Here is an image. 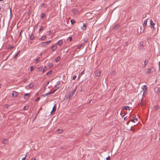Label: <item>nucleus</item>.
<instances>
[{
    "label": "nucleus",
    "mask_w": 160,
    "mask_h": 160,
    "mask_svg": "<svg viewBox=\"0 0 160 160\" xmlns=\"http://www.w3.org/2000/svg\"><path fill=\"white\" fill-rule=\"evenodd\" d=\"M75 89H74L72 92H70L67 94V98L70 100V98L72 97L75 94Z\"/></svg>",
    "instance_id": "f257e3e1"
},
{
    "label": "nucleus",
    "mask_w": 160,
    "mask_h": 160,
    "mask_svg": "<svg viewBox=\"0 0 160 160\" xmlns=\"http://www.w3.org/2000/svg\"><path fill=\"white\" fill-rule=\"evenodd\" d=\"M154 71V69L153 67L148 68L147 72V73L148 74H150L152 72Z\"/></svg>",
    "instance_id": "f03ea898"
},
{
    "label": "nucleus",
    "mask_w": 160,
    "mask_h": 160,
    "mask_svg": "<svg viewBox=\"0 0 160 160\" xmlns=\"http://www.w3.org/2000/svg\"><path fill=\"white\" fill-rule=\"evenodd\" d=\"M146 104L145 100L143 99L142 98L141 99V102L139 103V104H140V106L145 105Z\"/></svg>",
    "instance_id": "7ed1b4c3"
},
{
    "label": "nucleus",
    "mask_w": 160,
    "mask_h": 160,
    "mask_svg": "<svg viewBox=\"0 0 160 160\" xmlns=\"http://www.w3.org/2000/svg\"><path fill=\"white\" fill-rule=\"evenodd\" d=\"M150 24L151 26V28L152 30H154L155 28L154 26L155 25V23L153 22L151 20Z\"/></svg>",
    "instance_id": "20e7f679"
},
{
    "label": "nucleus",
    "mask_w": 160,
    "mask_h": 160,
    "mask_svg": "<svg viewBox=\"0 0 160 160\" xmlns=\"http://www.w3.org/2000/svg\"><path fill=\"white\" fill-rule=\"evenodd\" d=\"M18 93L15 91H13L12 92V96L13 97H16L18 95Z\"/></svg>",
    "instance_id": "39448f33"
},
{
    "label": "nucleus",
    "mask_w": 160,
    "mask_h": 160,
    "mask_svg": "<svg viewBox=\"0 0 160 160\" xmlns=\"http://www.w3.org/2000/svg\"><path fill=\"white\" fill-rule=\"evenodd\" d=\"M154 90L157 94H158L160 92V87H156Z\"/></svg>",
    "instance_id": "423d86ee"
},
{
    "label": "nucleus",
    "mask_w": 160,
    "mask_h": 160,
    "mask_svg": "<svg viewBox=\"0 0 160 160\" xmlns=\"http://www.w3.org/2000/svg\"><path fill=\"white\" fill-rule=\"evenodd\" d=\"M8 140L7 139H4L2 140V143L4 144H6L8 143Z\"/></svg>",
    "instance_id": "0eeeda50"
},
{
    "label": "nucleus",
    "mask_w": 160,
    "mask_h": 160,
    "mask_svg": "<svg viewBox=\"0 0 160 160\" xmlns=\"http://www.w3.org/2000/svg\"><path fill=\"white\" fill-rule=\"evenodd\" d=\"M88 24L87 23L84 24L83 26L82 27L81 29L83 30H85L86 29L87 27V26Z\"/></svg>",
    "instance_id": "6e6552de"
},
{
    "label": "nucleus",
    "mask_w": 160,
    "mask_h": 160,
    "mask_svg": "<svg viewBox=\"0 0 160 160\" xmlns=\"http://www.w3.org/2000/svg\"><path fill=\"white\" fill-rule=\"evenodd\" d=\"M57 48V46L54 45H53L51 48V49L52 51H55L56 50Z\"/></svg>",
    "instance_id": "1a4fd4ad"
},
{
    "label": "nucleus",
    "mask_w": 160,
    "mask_h": 160,
    "mask_svg": "<svg viewBox=\"0 0 160 160\" xmlns=\"http://www.w3.org/2000/svg\"><path fill=\"white\" fill-rule=\"evenodd\" d=\"M63 43V41L62 40H60L56 43V44H58L59 46H61Z\"/></svg>",
    "instance_id": "9d476101"
},
{
    "label": "nucleus",
    "mask_w": 160,
    "mask_h": 160,
    "mask_svg": "<svg viewBox=\"0 0 160 160\" xmlns=\"http://www.w3.org/2000/svg\"><path fill=\"white\" fill-rule=\"evenodd\" d=\"M149 62V60L148 59H146L144 62V66L143 68H144L148 64V63Z\"/></svg>",
    "instance_id": "9b49d317"
},
{
    "label": "nucleus",
    "mask_w": 160,
    "mask_h": 160,
    "mask_svg": "<svg viewBox=\"0 0 160 160\" xmlns=\"http://www.w3.org/2000/svg\"><path fill=\"white\" fill-rule=\"evenodd\" d=\"M147 19H146L144 21V22L143 23V27L145 28L147 25Z\"/></svg>",
    "instance_id": "f8f14e48"
},
{
    "label": "nucleus",
    "mask_w": 160,
    "mask_h": 160,
    "mask_svg": "<svg viewBox=\"0 0 160 160\" xmlns=\"http://www.w3.org/2000/svg\"><path fill=\"white\" fill-rule=\"evenodd\" d=\"M73 12L75 14H77L78 13V11L77 9L74 8L73 9Z\"/></svg>",
    "instance_id": "ddd939ff"
},
{
    "label": "nucleus",
    "mask_w": 160,
    "mask_h": 160,
    "mask_svg": "<svg viewBox=\"0 0 160 160\" xmlns=\"http://www.w3.org/2000/svg\"><path fill=\"white\" fill-rule=\"evenodd\" d=\"M56 90H54V91L53 92H49L46 93V96H48V95L52 94L53 93L56 91Z\"/></svg>",
    "instance_id": "4468645a"
},
{
    "label": "nucleus",
    "mask_w": 160,
    "mask_h": 160,
    "mask_svg": "<svg viewBox=\"0 0 160 160\" xmlns=\"http://www.w3.org/2000/svg\"><path fill=\"white\" fill-rule=\"evenodd\" d=\"M30 39L31 40H33L34 38V36L33 33H32L30 36Z\"/></svg>",
    "instance_id": "2eb2a0df"
},
{
    "label": "nucleus",
    "mask_w": 160,
    "mask_h": 160,
    "mask_svg": "<svg viewBox=\"0 0 160 160\" xmlns=\"http://www.w3.org/2000/svg\"><path fill=\"white\" fill-rule=\"evenodd\" d=\"M147 90L145 89V90H143V92L142 93V96L143 97H144L147 93Z\"/></svg>",
    "instance_id": "dca6fc26"
},
{
    "label": "nucleus",
    "mask_w": 160,
    "mask_h": 160,
    "mask_svg": "<svg viewBox=\"0 0 160 160\" xmlns=\"http://www.w3.org/2000/svg\"><path fill=\"white\" fill-rule=\"evenodd\" d=\"M56 105H55L52 108V111L51 112V113H52L53 112H55V111L56 110Z\"/></svg>",
    "instance_id": "f3484780"
},
{
    "label": "nucleus",
    "mask_w": 160,
    "mask_h": 160,
    "mask_svg": "<svg viewBox=\"0 0 160 160\" xmlns=\"http://www.w3.org/2000/svg\"><path fill=\"white\" fill-rule=\"evenodd\" d=\"M40 61V58H38L36 59L35 61V63H38Z\"/></svg>",
    "instance_id": "a211bd4d"
},
{
    "label": "nucleus",
    "mask_w": 160,
    "mask_h": 160,
    "mask_svg": "<svg viewBox=\"0 0 160 160\" xmlns=\"http://www.w3.org/2000/svg\"><path fill=\"white\" fill-rule=\"evenodd\" d=\"M142 88L143 89V90H147V87L146 85H144L142 86Z\"/></svg>",
    "instance_id": "6ab92c4d"
},
{
    "label": "nucleus",
    "mask_w": 160,
    "mask_h": 160,
    "mask_svg": "<svg viewBox=\"0 0 160 160\" xmlns=\"http://www.w3.org/2000/svg\"><path fill=\"white\" fill-rule=\"evenodd\" d=\"M40 6L42 8H45L46 7V6L45 3H42L41 4Z\"/></svg>",
    "instance_id": "aec40b11"
},
{
    "label": "nucleus",
    "mask_w": 160,
    "mask_h": 160,
    "mask_svg": "<svg viewBox=\"0 0 160 160\" xmlns=\"http://www.w3.org/2000/svg\"><path fill=\"white\" fill-rule=\"evenodd\" d=\"M29 94L28 93H26L24 95V97L25 99L28 98H29Z\"/></svg>",
    "instance_id": "412c9836"
},
{
    "label": "nucleus",
    "mask_w": 160,
    "mask_h": 160,
    "mask_svg": "<svg viewBox=\"0 0 160 160\" xmlns=\"http://www.w3.org/2000/svg\"><path fill=\"white\" fill-rule=\"evenodd\" d=\"M60 58L59 56H58L55 58V60L56 62H58L60 60Z\"/></svg>",
    "instance_id": "4be33fe9"
},
{
    "label": "nucleus",
    "mask_w": 160,
    "mask_h": 160,
    "mask_svg": "<svg viewBox=\"0 0 160 160\" xmlns=\"http://www.w3.org/2000/svg\"><path fill=\"white\" fill-rule=\"evenodd\" d=\"M84 45L82 44L79 45L77 46V48L78 49H80L82 47V46Z\"/></svg>",
    "instance_id": "5701e85b"
},
{
    "label": "nucleus",
    "mask_w": 160,
    "mask_h": 160,
    "mask_svg": "<svg viewBox=\"0 0 160 160\" xmlns=\"http://www.w3.org/2000/svg\"><path fill=\"white\" fill-rule=\"evenodd\" d=\"M57 131L58 132V133H61L62 132H63V130L62 129H58L57 130Z\"/></svg>",
    "instance_id": "b1692460"
},
{
    "label": "nucleus",
    "mask_w": 160,
    "mask_h": 160,
    "mask_svg": "<svg viewBox=\"0 0 160 160\" xmlns=\"http://www.w3.org/2000/svg\"><path fill=\"white\" fill-rule=\"evenodd\" d=\"M33 85H34L33 83H30L29 85V88H31L33 86Z\"/></svg>",
    "instance_id": "393cba45"
},
{
    "label": "nucleus",
    "mask_w": 160,
    "mask_h": 160,
    "mask_svg": "<svg viewBox=\"0 0 160 160\" xmlns=\"http://www.w3.org/2000/svg\"><path fill=\"white\" fill-rule=\"evenodd\" d=\"M101 72L100 71H98L96 73V76H99L100 75Z\"/></svg>",
    "instance_id": "a878e982"
},
{
    "label": "nucleus",
    "mask_w": 160,
    "mask_h": 160,
    "mask_svg": "<svg viewBox=\"0 0 160 160\" xmlns=\"http://www.w3.org/2000/svg\"><path fill=\"white\" fill-rule=\"evenodd\" d=\"M119 27V25H118V24L114 26V29H117Z\"/></svg>",
    "instance_id": "bb28decb"
},
{
    "label": "nucleus",
    "mask_w": 160,
    "mask_h": 160,
    "mask_svg": "<svg viewBox=\"0 0 160 160\" xmlns=\"http://www.w3.org/2000/svg\"><path fill=\"white\" fill-rule=\"evenodd\" d=\"M38 69L39 71H42L43 67L42 66H41L38 68Z\"/></svg>",
    "instance_id": "cd10ccee"
},
{
    "label": "nucleus",
    "mask_w": 160,
    "mask_h": 160,
    "mask_svg": "<svg viewBox=\"0 0 160 160\" xmlns=\"http://www.w3.org/2000/svg\"><path fill=\"white\" fill-rule=\"evenodd\" d=\"M46 38V36H44L42 37L41 38V40H43L44 39H45Z\"/></svg>",
    "instance_id": "c85d7f7f"
},
{
    "label": "nucleus",
    "mask_w": 160,
    "mask_h": 160,
    "mask_svg": "<svg viewBox=\"0 0 160 160\" xmlns=\"http://www.w3.org/2000/svg\"><path fill=\"white\" fill-rule=\"evenodd\" d=\"M83 41L84 42L86 43L88 42V38H83Z\"/></svg>",
    "instance_id": "c756f323"
},
{
    "label": "nucleus",
    "mask_w": 160,
    "mask_h": 160,
    "mask_svg": "<svg viewBox=\"0 0 160 160\" xmlns=\"http://www.w3.org/2000/svg\"><path fill=\"white\" fill-rule=\"evenodd\" d=\"M53 66L52 63L50 62L49 64L48 67L49 68H52Z\"/></svg>",
    "instance_id": "7c9ffc66"
},
{
    "label": "nucleus",
    "mask_w": 160,
    "mask_h": 160,
    "mask_svg": "<svg viewBox=\"0 0 160 160\" xmlns=\"http://www.w3.org/2000/svg\"><path fill=\"white\" fill-rule=\"evenodd\" d=\"M41 44L43 47H45L47 45V44H46L45 42H42Z\"/></svg>",
    "instance_id": "2f4dec72"
},
{
    "label": "nucleus",
    "mask_w": 160,
    "mask_h": 160,
    "mask_svg": "<svg viewBox=\"0 0 160 160\" xmlns=\"http://www.w3.org/2000/svg\"><path fill=\"white\" fill-rule=\"evenodd\" d=\"M159 107L158 106H155L154 107V109H155V111H156L158 109H159Z\"/></svg>",
    "instance_id": "473e14b6"
},
{
    "label": "nucleus",
    "mask_w": 160,
    "mask_h": 160,
    "mask_svg": "<svg viewBox=\"0 0 160 160\" xmlns=\"http://www.w3.org/2000/svg\"><path fill=\"white\" fill-rule=\"evenodd\" d=\"M70 22L72 24H73L75 22V21L73 19H71L70 21Z\"/></svg>",
    "instance_id": "72a5a7b5"
},
{
    "label": "nucleus",
    "mask_w": 160,
    "mask_h": 160,
    "mask_svg": "<svg viewBox=\"0 0 160 160\" xmlns=\"http://www.w3.org/2000/svg\"><path fill=\"white\" fill-rule=\"evenodd\" d=\"M129 107L128 106H126L124 107V108L126 110L129 109Z\"/></svg>",
    "instance_id": "f704fd0d"
},
{
    "label": "nucleus",
    "mask_w": 160,
    "mask_h": 160,
    "mask_svg": "<svg viewBox=\"0 0 160 160\" xmlns=\"http://www.w3.org/2000/svg\"><path fill=\"white\" fill-rule=\"evenodd\" d=\"M45 14L44 13H42L41 15V18H43L45 17Z\"/></svg>",
    "instance_id": "c9c22d12"
},
{
    "label": "nucleus",
    "mask_w": 160,
    "mask_h": 160,
    "mask_svg": "<svg viewBox=\"0 0 160 160\" xmlns=\"http://www.w3.org/2000/svg\"><path fill=\"white\" fill-rule=\"evenodd\" d=\"M52 72V71H51V70H50V71H49V72H48L47 73V74H46V75H50V74Z\"/></svg>",
    "instance_id": "e433bc0d"
},
{
    "label": "nucleus",
    "mask_w": 160,
    "mask_h": 160,
    "mask_svg": "<svg viewBox=\"0 0 160 160\" xmlns=\"http://www.w3.org/2000/svg\"><path fill=\"white\" fill-rule=\"evenodd\" d=\"M47 70V68L46 67H44V68H43L42 69V73H43L44 72L46 71Z\"/></svg>",
    "instance_id": "4c0bfd02"
},
{
    "label": "nucleus",
    "mask_w": 160,
    "mask_h": 160,
    "mask_svg": "<svg viewBox=\"0 0 160 160\" xmlns=\"http://www.w3.org/2000/svg\"><path fill=\"white\" fill-rule=\"evenodd\" d=\"M43 26H41L39 29V32H41L42 30H43Z\"/></svg>",
    "instance_id": "58836bf2"
},
{
    "label": "nucleus",
    "mask_w": 160,
    "mask_h": 160,
    "mask_svg": "<svg viewBox=\"0 0 160 160\" xmlns=\"http://www.w3.org/2000/svg\"><path fill=\"white\" fill-rule=\"evenodd\" d=\"M28 106H25L23 108V109L24 110H28Z\"/></svg>",
    "instance_id": "ea45409f"
},
{
    "label": "nucleus",
    "mask_w": 160,
    "mask_h": 160,
    "mask_svg": "<svg viewBox=\"0 0 160 160\" xmlns=\"http://www.w3.org/2000/svg\"><path fill=\"white\" fill-rule=\"evenodd\" d=\"M34 69V67L33 66H31L30 67V71H32Z\"/></svg>",
    "instance_id": "a19ab883"
},
{
    "label": "nucleus",
    "mask_w": 160,
    "mask_h": 160,
    "mask_svg": "<svg viewBox=\"0 0 160 160\" xmlns=\"http://www.w3.org/2000/svg\"><path fill=\"white\" fill-rule=\"evenodd\" d=\"M28 80V79L27 78H24L23 79V81L24 82H26Z\"/></svg>",
    "instance_id": "79ce46f5"
},
{
    "label": "nucleus",
    "mask_w": 160,
    "mask_h": 160,
    "mask_svg": "<svg viewBox=\"0 0 160 160\" xmlns=\"http://www.w3.org/2000/svg\"><path fill=\"white\" fill-rule=\"evenodd\" d=\"M51 41H48L46 42H45V43L47 45V44H49L51 42Z\"/></svg>",
    "instance_id": "37998d69"
},
{
    "label": "nucleus",
    "mask_w": 160,
    "mask_h": 160,
    "mask_svg": "<svg viewBox=\"0 0 160 160\" xmlns=\"http://www.w3.org/2000/svg\"><path fill=\"white\" fill-rule=\"evenodd\" d=\"M68 40L70 41H71L72 40V37H69L68 38Z\"/></svg>",
    "instance_id": "c03bdc74"
},
{
    "label": "nucleus",
    "mask_w": 160,
    "mask_h": 160,
    "mask_svg": "<svg viewBox=\"0 0 160 160\" xmlns=\"http://www.w3.org/2000/svg\"><path fill=\"white\" fill-rule=\"evenodd\" d=\"M40 98L39 97H38L35 100L37 102L38 101L40 100Z\"/></svg>",
    "instance_id": "a18cd8bd"
},
{
    "label": "nucleus",
    "mask_w": 160,
    "mask_h": 160,
    "mask_svg": "<svg viewBox=\"0 0 160 160\" xmlns=\"http://www.w3.org/2000/svg\"><path fill=\"white\" fill-rule=\"evenodd\" d=\"M27 156V154H26L25 155V156L23 158H22V160H25Z\"/></svg>",
    "instance_id": "49530a36"
},
{
    "label": "nucleus",
    "mask_w": 160,
    "mask_h": 160,
    "mask_svg": "<svg viewBox=\"0 0 160 160\" xmlns=\"http://www.w3.org/2000/svg\"><path fill=\"white\" fill-rule=\"evenodd\" d=\"M77 76H74L72 77V79L74 80L76 78Z\"/></svg>",
    "instance_id": "de8ad7c7"
},
{
    "label": "nucleus",
    "mask_w": 160,
    "mask_h": 160,
    "mask_svg": "<svg viewBox=\"0 0 160 160\" xmlns=\"http://www.w3.org/2000/svg\"><path fill=\"white\" fill-rule=\"evenodd\" d=\"M110 157L109 156H108V157L106 158L107 160H110Z\"/></svg>",
    "instance_id": "09e8293b"
},
{
    "label": "nucleus",
    "mask_w": 160,
    "mask_h": 160,
    "mask_svg": "<svg viewBox=\"0 0 160 160\" xmlns=\"http://www.w3.org/2000/svg\"><path fill=\"white\" fill-rule=\"evenodd\" d=\"M57 84L55 86V87H56V88L55 90H56V91L59 88V87H57Z\"/></svg>",
    "instance_id": "8fccbe9b"
},
{
    "label": "nucleus",
    "mask_w": 160,
    "mask_h": 160,
    "mask_svg": "<svg viewBox=\"0 0 160 160\" xmlns=\"http://www.w3.org/2000/svg\"><path fill=\"white\" fill-rule=\"evenodd\" d=\"M47 32L48 33V35H50L51 34V32L50 31H49Z\"/></svg>",
    "instance_id": "3c124183"
},
{
    "label": "nucleus",
    "mask_w": 160,
    "mask_h": 160,
    "mask_svg": "<svg viewBox=\"0 0 160 160\" xmlns=\"http://www.w3.org/2000/svg\"><path fill=\"white\" fill-rule=\"evenodd\" d=\"M84 73V70H83V71H82L81 73V75H82Z\"/></svg>",
    "instance_id": "603ef678"
},
{
    "label": "nucleus",
    "mask_w": 160,
    "mask_h": 160,
    "mask_svg": "<svg viewBox=\"0 0 160 160\" xmlns=\"http://www.w3.org/2000/svg\"><path fill=\"white\" fill-rule=\"evenodd\" d=\"M19 53V52H18V53L15 55V56L14 57V58H16L17 57V56L18 55V53Z\"/></svg>",
    "instance_id": "864d4df0"
},
{
    "label": "nucleus",
    "mask_w": 160,
    "mask_h": 160,
    "mask_svg": "<svg viewBox=\"0 0 160 160\" xmlns=\"http://www.w3.org/2000/svg\"><path fill=\"white\" fill-rule=\"evenodd\" d=\"M131 121L132 122H135V119H132L131 120Z\"/></svg>",
    "instance_id": "5fc2aeb1"
},
{
    "label": "nucleus",
    "mask_w": 160,
    "mask_h": 160,
    "mask_svg": "<svg viewBox=\"0 0 160 160\" xmlns=\"http://www.w3.org/2000/svg\"><path fill=\"white\" fill-rule=\"evenodd\" d=\"M159 70L160 71V62H159Z\"/></svg>",
    "instance_id": "6e6d98bb"
},
{
    "label": "nucleus",
    "mask_w": 160,
    "mask_h": 160,
    "mask_svg": "<svg viewBox=\"0 0 160 160\" xmlns=\"http://www.w3.org/2000/svg\"><path fill=\"white\" fill-rule=\"evenodd\" d=\"M31 160H35V158H32Z\"/></svg>",
    "instance_id": "4d7b16f0"
},
{
    "label": "nucleus",
    "mask_w": 160,
    "mask_h": 160,
    "mask_svg": "<svg viewBox=\"0 0 160 160\" xmlns=\"http://www.w3.org/2000/svg\"><path fill=\"white\" fill-rule=\"evenodd\" d=\"M126 118H126V117H125L124 118V120H126Z\"/></svg>",
    "instance_id": "13d9d810"
},
{
    "label": "nucleus",
    "mask_w": 160,
    "mask_h": 160,
    "mask_svg": "<svg viewBox=\"0 0 160 160\" xmlns=\"http://www.w3.org/2000/svg\"><path fill=\"white\" fill-rule=\"evenodd\" d=\"M134 119H135V120H136V121H138V118H136Z\"/></svg>",
    "instance_id": "bf43d9fd"
},
{
    "label": "nucleus",
    "mask_w": 160,
    "mask_h": 160,
    "mask_svg": "<svg viewBox=\"0 0 160 160\" xmlns=\"http://www.w3.org/2000/svg\"><path fill=\"white\" fill-rule=\"evenodd\" d=\"M1 18H0V24L1 25Z\"/></svg>",
    "instance_id": "052dcab7"
},
{
    "label": "nucleus",
    "mask_w": 160,
    "mask_h": 160,
    "mask_svg": "<svg viewBox=\"0 0 160 160\" xmlns=\"http://www.w3.org/2000/svg\"><path fill=\"white\" fill-rule=\"evenodd\" d=\"M6 106V108H8V105H7Z\"/></svg>",
    "instance_id": "680f3d73"
},
{
    "label": "nucleus",
    "mask_w": 160,
    "mask_h": 160,
    "mask_svg": "<svg viewBox=\"0 0 160 160\" xmlns=\"http://www.w3.org/2000/svg\"><path fill=\"white\" fill-rule=\"evenodd\" d=\"M42 53H41L40 54V56H42Z\"/></svg>",
    "instance_id": "e2e57ef3"
},
{
    "label": "nucleus",
    "mask_w": 160,
    "mask_h": 160,
    "mask_svg": "<svg viewBox=\"0 0 160 160\" xmlns=\"http://www.w3.org/2000/svg\"><path fill=\"white\" fill-rule=\"evenodd\" d=\"M130 122V121H129L127 123V125H128L129 124V122Z\"/></svg>",
    "instance_id": "0e129e2a"
},
{
    "label": "nucleus",
    "mask_w": 160,
    "mask_h": 160,
    "mask_svg": "<svg viewBox=\"0 0 160 160\" xmlns=\"http://www.w3.org/2000/svg\"><path fill=\"white\" fill-rule=\"evenodd\" d=\"M39 111H39H39H38V112H37V114H38L39 113Z\"/></svg>",
    "instance_id": "69168bd1"
},
{
    "label": "nucleus",
    "mask_w": 160,
    "mask_h": 160,
    "mask_svg": "<svg viewBox=\"0 0 160 160\" xmlns=\"http://www.w3.org/2000/svg\"><path fill=\"white\" fill-rule=\"evenodd\" d=\"M42 109V107H41V108H40V109L39 110V111H40V110H41Z\"/></svg>",
    "instance_id": "338daca9"
},
{
    "label": "nucleus",
    "mask_w": 160,
    "mask_h": 160,
    "mask_svg": "<svg viewBox=\"0 0 160 160\" xmlns=\"http://www.w3.org/2000/svg\"><path fill=\"white\" fill-rule=\"evenodd\" d=\"M21 32H22V31L21 32H20V33L19 34V36L21 35Z\"/></svg>",
    "instance_id": "774afa93"
}]
</instances>
